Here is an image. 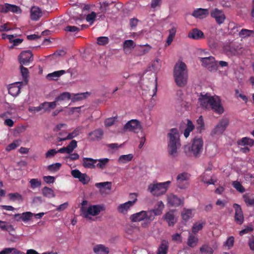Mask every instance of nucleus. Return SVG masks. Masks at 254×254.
<instances>
[{"mask_svg":"<svg viewBox=\"0 0 254 254\" xmlns=\"http://www.w3.org/2000/svg\"><path fill=\"white\" fill-rule=\"evenodd\" d=\"M129 219L133 222H138L145 220L147 223H150L153 221L151 212L144 210L131 215Z\"/></svg>","mask_w":254,"mask_h":254,"instance_id":"nucleus-9","label":"nucleus"},{"mask_svg":"<svg viewBox=\"0 0 254 254\" xmlns=\"http://www.w3.org/2000/svg\"><path fill=\"white\" fill-rule=\"evenodd\" d=\"M43 195L48 198H52L55 196V194L54 190L49 188L45 187L42 189Z\"/></svg>","mask_w":254,"mask_h":254,"instance_id":"nucleus-42","label":"nucleus"},{"mask_svg":"<svg viewBox=\"0 0 254 254\" xmlns=\"http://www.w3.org/2000/svg\"><path fill=\"white\" fill-rule=\"evenodd\" d=\"M135 44L132 40H125L123 43V50L125 53L130 52L134 48Z\"/></svg>","mask_w":254,"mask_h":254,"instance_id":"nucleus-34","label":"nucleus"},{"mask_svg":"<svg viewBox=\"0 0 254 254\" xmlns=\"http://www.w3.org/2000/svg\"><path fill=\"white\" fill-rule=\"evenodd\" d=\"M96 15L97 14L95 12H92L91 13L87 15L86 20L91 25L94 22Z\"/></svg>","mask_w":254,"mask_h":254,"instance_id":"nucleus-54","label":"nucleus"},{"mask_svg":"<svg viewBox=\"0 0 254 254\" xmlns=\"http://www.w3.org/2000/svg\"><path fill=\"white\" fill-rule=\"evenodd\" d=\"M194 129V125L190 120L187 121V128L184 131V136L187 138L189 135L190 132Z\"/></svg>","mask_w":254,"mask_h":254,"instance_id":"nucleus-48","label":"nucleus"},{"mask_svg":"<svg viewBox=\"0 0 254 254\" xmlns=\"http://www.w3.org/2000/svg\"><path fill=\"white\" fill-rule=\"evenodd\" d=\"M82 127H78L75 128L71 132L68 133L67 135L64 137H60L59 141H64L66 140L71 139L77 135H78L81 130Z\"/></svg>","mask_w":254,"mask_h":254,"instance_id":"nucleus-26","label":"nucleus"},{"mask_svg":"<svg viewBox=\"0 0 254 254\" xmlns=\"http://www.w3.org/2000/svg\"><path fill=\"white\" fill-rule=\"evenodd\" d=\"M182 218L184 221H188L193 216V211L190 209H184L181 213Z\"/></svg>","mask_w":254,"mask_h":254,"instance_id":"nucleus-41","label":"nucleus"},{"mask_svg":"<svg viewBox=\"0 0 254 254\" xmlns=\"http://www.w3.org/2000/svg\"><path fill=\"white\" fill-rule=\"evenodd\" d=\"M202 65L210 71H216L218 68V64L213 57L200 58Z\"/></svg>","mask_w":254,"mask_h":254,"instance_id":"nucleus-11","label":"nucleus"},{"mask_svg":"<svg viewBox=\"0 0 254 254\" xmlns=\"http://www.w3.org/2000/svg\"><path fill=\"white\" fill-rule=\"evenodd\" d=\"M42 10L38 6H32L30 10V18L34 21H37L42 16Z\"/></svg>","mask_w":254,"mask_h":254,"instance_id":"nucleus-23","label":"nucleus"},{"mask_svg":"<svg viewBox=\"0 0 254 254\" xmlns=\"http://www.w3.org/2000/svg\"><path fill=\"white\" fill-rule=\"evenodd\" d=\"M31 188L33 189L40 187L41 186V182L38 179H32L29 182Z\"/></svg>","mask_w":254,"mask_h":254,"instance_id":"nucleus-53","label":"nucleus"},{"mask_svg":"<svg viewBox=\"0 0 254 254\" xmlns=\"http://www.w3.org/2000/svg\"><path fill=\"white\" fill-rule=\"evenodd\" d=\"M133 157V156L132 154L121 155L118 159V163L120 165L127 163L128 162L131 161Z\"/></svg>","mask_w":254,"mask_h":254,"instance_id":"nucleus-39","label":"nucleus"},{"mask_svg":"<svg viewBox=\"0 0 254 254\" xmlns=\"http://www.w3.org/2000/svg\"><path fill=\"white\" fill-rule=\"evenodd\" d=\"M104 210V206L100 205H91L88 208L82 206L80 209L82 215L89 220L91 219V216L98 215L101 211Z\"/></svg>","mask_w":254,"mask_h":254,"instance_id":"nucleus-6","label":"nucleus"},{"mask_svg":"<svg viewBox=\"0 0 254 254\" xmlns=\"http://www.w3.org/2000/svg\"><path fill=\"white\" fill-rule=\"evenodd\" d=\"M235 209V219L238 224H241L244 221V216L240 206L237 204H234Z\"/></svg>","mask_w":254,"mask_h":254,"instance_id":"nucleus-21","label":"nucleus"},{"mask_svg":"<svg viewBox=\"0 0 254 254\" xmlns=\"http://www.w3.org/2000/svg\"><path fill=\"white\" fill-rule=\"evenodd\" d=\"M203 140L201 137H195L191 141V144H188L184 147L185 153L189 156L199 157L203 151Z\"/></svg>","mask_w":254,"mask_h":254,"instance_id":"nucleus-4","label":"nucleus"},{"mask_svg":"<svg viewBox=\"0 0 254 254\" xmlns=\"http://www.w3.org/2000/svg\"><path fill=\"white\" fill-rule=\"evenodd\" d=\"M79 158V155L77 153H70L68 155V156H66L65 157V159L70 161H74L78 159Z\"/></svg>","mask_w":254,"mask_h":254,"instance_id":"nucleus-60","label":"nucleus"},{"mask_svg":"<svg viewBox=\"0 0 254 254\" xmlns=\"http://www.w3.org/2000/svg\"><path fill=\"white\" fill-rule=\"evenodd\" d=\"M172 239L173 241L177 243H181L182 242V238L181 233H176L172 236Z\"/></svg>","mask_w":254,"mask_h":254,"instance_id":"nucleus-62","label":"nucleus"},{"mask_svg":"<svg viewBox=\"0 0 254 254\" xmlns=\"http://www.w3.org/2000/svg\"><path fill=\"white\" fill-rule=\"evenodd\" d=\"M71 98V95L69 92H63L59 96L55 98L56 102L57 103L59 101H68Z\"/></svg>","mask_w":254,"mask_h":254,"instance_id":"nucleus-43","label":"nucleus"},{"mask_svg":"<svg viewBox=\"0 0 254 254\" xmlns=\"http://www.w3.org/2000/svg\"><path fill=\"white\" fill-rule=\"evenodd\" d=\"M204 225L205 222L203 221H200L195 223L192 227V232L193 233H197L199 230L202 229Z\"/></svg>","mask_w":254,"mask_h":254,"instance_id":"nucleus-46","label":"nucleus"},{"mask_svg":"<svg viewBox=\"0 0 254 254\" xmlns=\"http://www.w3.org/2000/svg\"><path fill=\"white\" fill-rule=\"evenodd\" d=\"M0 229L2 231H13L14 228L11 225H8L6 221L0 220Z\"/></svg>","mask_w":254,"mask_h":254,"instance_id":"nucleus-49","label":"nucleus"},{"mask_svg":"<svg viewBox=\"0 0 254 254\" xmlns=\"http://www.w3.org/2000/svg\"><path fill=\"white\" fill-rule=\"evenodd\" d=\"M58 153H60L59 150H56L55 149H50L47 152L45 157L46 158H51Z\"/></svg>","mask_w":254,"mask_h":254,"instance_id":"nucleus-61","label":"nucleus"},{"mask_svg":"<svg viewBox=\"0 0 254 254\" xmlns=\"http://www.w3.org/2000/svg\"><path fill=\"white\" fill-rule=\"evenodd\" d=\"M190 175L187 173L179 174L177 177V186L181 189H186L189 185Z\"/></svg>","mask_w":254,"mask_h":254,"instance_id":"nucleus-12","label":"nucleus"},{"mask_svg":"<svg viewBox=\"0 0 254 254\" xmlns=\"http://www.w3.org/2000/svg\"><path fill=\"white\" fill-rule=\"evenodd\" d=\"M0 11L4 13L11 11L13 13H19L21 12L20 9L17 6L7 3L0 5Z\"/></svg>","mask_w":254,"mask_h":254,"instance_id":"nucleus-18","label":"nucleus"},{"mask_svg":"<svg viewBox=\"0 0 254 254\" xmlns=\"http://www.w3.org/2000/svg\"><path fill=\"white\" fill-rule=\"evenodd\" d=\"M109 43V38L107 37H100L97 38V43L100 45H105Z\"/></svg>","mask_w":254,"mask_h":254,"instance_id":"nucleus-58","label":"nucleus"},{"mask_svg":"<svg viewBox=\"0 0 254 254\" xmlns=\"http://www.w3.org/2000/svg\"><path fill=\"white\" fill-rule=\"evenodd\" d=\"M188 37L198 40L204 38V35L202 31L197 28H194L189 32Z\"/></svg>","mask_w":254,"mask_h":254,"instance_id":"nucleus-22","label":"nucleus"},{"mask_svg":"<svg viewBox=\"0 0 254 254\" xmlns=\"http://www.w3.org/2000/svg\"><path fill=\"white\" fill-rule=\"evenodd\" d=\"M88 95H90L89 93H88V92H84L74 94V97L72 98V100L73 101H78L83 100L84 99H85L87 97Z\"/></svg>","mask_w":254,"mask_h":254,"instance_id":"nucleus-51","label":"nucleus"},{"mask_svg":"<svg viewBox=\"0 0 254 254\" xmlns=\"http://www.w3.org/2000/svg\"><path fill=\"white\" fill-rule=\"evenodd\" d=\"M254 34V31L246 29H242L239 32V36L243 38H248Z\"/></svg>","mask_w":254,"mask_h":254,"instance_id":"nucleus-47","label":"nucleus"},{"mask_svg":"<svg viewBox=\"0 0 254 254\" xmlns=\"http://www.w3.org/2000/svg\"><path fill=\"white\" fill-rule=\"evenodd\" d=\"M170 181L162 183L154 181L148 186L147 190L153 196H159L164 194L171 185Z\"/></svg>","mask_w":254,"mask_h":254,"instance_id":"nucleus-5","label":"nucleus"},{"mask_svg":"<svg viewBox=\"0 0 254 254\" xmlns=\"http://www.w3.org/2000/svg\"><path fill=\"white\" fill-rule=\"evenodd\" d=\"M174 77L177 85L183 87L187 83L188 72L186 64L183 62H177L174 68Z\"/></svg>","mask_w":254,"mask_h":254,"instance_id":"nucleus-3","label":"nucleus"},{"mask_svg":"<svg viewBox=\"0 0 254 254\" xmlns=\"http://www.w3.org/2000/svg\"><path fill=\"white\" fill-rule=\"evenodd\" d=\"M234 242V238L232 236H231L228 238V239L225 243L224 245L227 247L228 249H230L233 246Z\"/></svg>","mask_w":254,"mask_h":254,"instance_id":"nucleus-63","label":"nucleus"},{"mask_svg":"<svg viewBox=\"0 0 254 254\" xmlns=\"http://www.w3.org/2000/svg\"><path fill=\"white\" fill-rule=\"evenodd\" d=\"M179 137V132L176 128H172L168 133V152L171 158H175L179 154L181 147Z\"/></svg>","mask_w":254,"mask_h":254,"instance_id":"nucleus-2","label":"nucleus"},{"mask_svg":"<svg viewBox=\"0 0 254 254\" xmlns=\"http://www.w3.org/2000/svg\"><path fill=\"white\" fill-rule=\"evenodd\" d=\"M34 216V214L31 212H26L20 214H16L14 215L15 218H18L17 221L22 220L26 222L30 220V218Z\"/></svg>","mask_w":254,"mask_h":254,"instance_id":"nucleus-32","label":"nucleus"},{"mask_svg":"<svg viewBox=\"0 0 254 254\" xmlns=\"http://www.w3.org/2000/svg\"><path fill=\"white\" fill-rule=\"evenodd\" d=\"M117 117H112L107 119L105 121V125L106 127H110L113 125L117 120Z\"/></svg>","mask_w":254,"mask_h":254,"instance_id":"nucleus-59","label":"nucleus"},{"mask_svg":"<svg viewBox=\"0 0 254 254\" xmlns=\"http://www.w3.org/2000/svg\"><path fill=\"white\" fill-rule=\"evenodd\" d=\"M174 213V211L170 210L163 216V219L166 221L169 226H173L177 222L178 218L175 216Z\"/></svg>","mask_w":254,"mask_h":254,"instance_id":"nucleus-16","label":"nucleus"},{"mask_svg":"<svg viewBox=\"0 0 254 254\" xmlns=\"http://www.w3.org/2000/svg\"><path fill=\"white\" fill-rule=\"evenodd\" d=\"M198 101L202 108L208 110L211 109L216 114L221 115L224 112L220 98L217 95L211 96L209 93L201 94Z\"/></svg>","mask_w":254,"mask_h":254,"instance_id":"nucleus-1","label":"nucleus"},{"mask_svg":"<svg viewBox=\"0 0 254 254\" xmlns=\"http://www.w3.org/2000/svg\"><path fill=\"white\" fill-rule=\"evenodd\" d=\"M43 107L42 106V103H41L38 107H33V106L29 107L28 111L32 114H35L36 113L40 112L42 110H43Z\"/></svg>","mask_w":254,"mask_h":254,"instance_id":"nucleus-55","label":"nucleus"},{"mask_svg":"<svg viewBox=\"0 0 254 254\" xmlns=\"http://www.w3.org/2000/svg\"><path fill=\"white\" fill-rule=\"evenodd\" d=\"M211 16L215 19L216 22L221 25L223 24L226 17L224 12L217 8L213 9L210 12Z\"/></svg>","mask_w":254,"mask_h":254,"instance_id":"nucleus-13","label":"nucleus"},{"mask_svg":"<svg viewBox=\"0 0 254 254\" xmlns=\"http://www.w3.org/2000/svg\"><path fill=\"white\" fill-rule=\"evenodd\" d=\"M165 207V205L162 201H158L153 209L147 210L148 212H151V215L152 216L153 220L155 218V216L160 215L163 212Z\"/></svg>","mask_w":254,"mask_h":254,"instance_id":"nucleus-20","label":"nucleus"},{"mask_svg":"<svg viewBox=\"0 0 254 254\" xmlns=\"http://www.w3.org/2000/svg\"><path fill=\"white\" fill-rule=\"evenodd\" d=\"M244 198L245 202L251 206H254V199L253 198H251L248 195H244Z\"/></svg>","mask_w":254,"mask_h":254,"instance_id":"nucleus-64","label":"nucleus"},{"mask_svg":"<svg viewBox=\"0 0 254 254\" xmlns=\"http://www.w3.org/2000/svg\"><path fill=\"white\" fill-rule=\"evenodd\" d=\"M161 66V62L159 59H157L152 62L151 68L154 72L152 75L153 80L151 84L152 88V94H151V95L152 97L156 95L157 91V82L156 72H157L160 69Z\"/></svg>","mask_w":254,"mask_h":254,"instance_id":"nucleus-8","label":"nucleus"},{"mask_svg":"<svg viewBox=\"0 0 254 254\" xmlns=\"http://www.w3.org/2000/svg\"><path fill=\"white\" fill-rule=\"evenodd\" d=\"M229 124V121L227 119H222L216 125L211 129L210 135L214 139L219 137L221 135Z\"/></svg>","mask_w":254,"mask_h":254,"instance_id":"nucleus-7","label":"nucleus"},{"mask_svg":"<svg viewBox=\"0 0 254 254\" xmlns=\"http://www.w3.org/2000/svg\"><path fill=\"white\" fill-rule=\"evenodd\" d=\"M20 72L23 78V81L21 82L22 83V85H26L28 82L29 77V71L27 68L23 66V65L21 64L20 66Z\"/></svg>","mask_w":254,"mask_h":254,"instance_id":"nucleus-36","label":"nucleus"},{"mask_svg":"<svg viewBox=\"0 0 254 254\" xmlns=\"http://www.w3.org/2000/svg\"><path fill=\"white\" fill-rule=\"evenodd\" d=\"M233 187L238 191L242 193L245 191V188L243 187L241 184L238 181H234L232 183Z\"/></svg>","mask_w":254,"mask_h":254,"instance_id":"nucleus-52","label":"nucleus"},{"mask_svg":"<svg viewBox=\"0 0 254 254\" xmlns=\"http://www.w3.org/2000/svg\"><path fill=\"white\" fill-rule=\"evenodd\" d=\"M78 179L84 185L87 184L90 181L89 177L86 174L82 173Z\"/></svg>","mask_w":254,"mask_h":254,"instance_id":"nucleus-57","label":"nucleus"},{"mask_svg":"<svg viewBox=\"0 0 254 254\" xmlns=\"http://www.w3.org/2000/svg\"><path fill=\"white\" fill-rule=\"evenodd\" d=\"M95 160L96 161V162L95 163V168H98L101 170L106 169L110 162V159L107 158H103Z\"/></svg>","mask_w":254,"mask_h":254,"instance_id":"nucleus-30","label":"nucleus"},{"mask_svg":"<svg viewBox=\"0 0 254 254\" xmlns=\"http://www.w3.org/2000/svg\"><path fill=\"white\" fill-rule=\"evenodd\" d=\"M22 85L21 82H15L11 84L8 88V93L12 96H17L20 91V87Z\"/></svg>","mask_w":254,"mask_h":254,"instance_id":"nucleus-24","label":"nucleus"},{"mask_svg":"<svg viewBox=\"0 0 254 254\" xmlns=\"http://www.w3.org/2000/svg\"><path fill=\"white\" fill-rule=\"evenodd\" d=\"M93 252L96 254H109V249L102 244L95 245L93 249Z\"/></svg>","mask_w":254,"mask_h":254,"instance_id":"nucleus-31","label":"nucleus"},{"mask_svg":"<svg viewBox=\"0 0 254 254\" xmlns=\"http://www.w3.org/2000/svg\"><path fill=\"white\" fill-rule=\"evenodd\" d=\"M20 145V141L18 140H16L14 141L12 143L8 145L6 148V150L7 151H10L11 150H13L15 149L17 147Z\"/></svg>","mask_w":254,"mask_h":254,"instance_id":"nucleus-56","label":"nucleus"},{"mask_svg":"<svg viewBox=\"0 0 254 254\" xmlns=\"http://www.w3.org/2000/svg\"><path fill=\"white\" fill-rule=\"evenodd\" d=\"M65 73V70H61L58 71H54L52 73H49L47 75V78L49 80H57L61 75H63Z\"/></svg>","mask_w":254,"mask_h":254,"instance_id":"nucleus-38","label":"nucleus"},{"mask_svg":"<svg viewBox=\"0 0 254 254\" xmlns=\"http://www.w3.org/2000/svg\"><path fill=\"white\" fill-rule=\"evenodd\" d=\"M103 131L101 129H96L93 131L90 132L88 134V139L90 141L98 140L102 137Z\"/></svg>","mask_w":254,"mask_h":254,"instance_id":"nucleus-27","label":"nucleus"},{"mask_svg":"<svg viewBox=\"0 0 254 254\" xmlns=\"http://www.w3.org/2000/svg\"><path fill=\"white\" fill-rule=\"evenodd\" d=\"M95 159L92 158L84 157L82 159V165L85 168L95 169Z\"/></svg>","mask_w":254,"mask_h":254,"instance_id":"nucleus-28","label":"nucleus"},{"mask_svg":"<svg viewBox=\"0 0 254 254\" xmlns=\"http://www.w3.org/2000/svg\"><path fill=\"white\" fill-rule=\"evenodd\" d=\"M168 248V243L166 242H163L158 250L157 254H167Z\"/></svg>","mask_w":254,"mask_h":254,"instance_id":"nucleus-50","label":"nucleus"},{"mask_svg":"<svg viewBox=\"0 0 254 254\" xmlns=\"http://www.w3.org/2000/svg\"><path fill=\"white\" fill-rule=\"evenodd\" d=\"M196 129L199 133H201L205 129L204 123L202 116H199L196 120Z\"/></svg>","mask_w":254,"mask_h":254,"instance_id":"nucleus-45","label":"nucleus"},{"mask_svg":"<svg viewBox=\"0 0 254 254\" xmlns=\"http://www.w3.org/2000/svg\"><path fill=\"white\" fill-rule=\"evenodd\" d=\"M18 60L21 64L27 65L33 60L32 52L29 50L22 52L19 55Z\"/></svg>","mask_w":254,"mask_h":254,"instance_id":"nucleus-14","label":"nucleus"},{"mask_svg":"<svg viewBox=\"0 0 254 254\" xmlns=\"http://www.w3.org/2000/svg\"><path fill=\"white\" fill-rule=\"evenodd\" d=\"M167 202L170 206L177 207L183 204L184 199L173 194H170L167 195Z\"/></svg>","mask_w":254,"mask_h":254,"instance_id":"nucleus-17","label":"nucleus"},{"mask_svg":"<svg viewBox=\"0 0 254 254\" xmlns=\"http://www.w3.org/2000/svg\"><path fill=\"white\" fill-rule=\"evenodd\" d=\"M208 14V9L200 8L195 9L193 11L192 15L197 18L202 19L206 17Z\"/></svg>","mask_w":254,"mask_h":254,"instance_id":"nucleus-25","label":"nucleus"},{"mask_svg":"<svg viewBox=\"0 0 254 254\" xmlns=\"http://www.w3.org/2000/svg\"><path fill=\"white\" fill-rule=\"evenodd\" d=\"M43 110L45 112H50L51 110L54 109L57 106V102L55 100L53 102H45L42 103Z\"/></svg>","mask_w":254,"mask_h":254,"instance_id":"nucleus-40","label":"nucleus"},{"mask_svg":"<svg viewBox=\"0 0 254 254\" xmlns=\"http://www.w3.org/2000/svg\"><path fill=\"white\" fill-rule=\"evenodd\" d=\"M124 128L128 131L138 132L141 129V126L138 120H131L125 125Z\"/></svg>","mask_w":254,"mask_h":254,"instance_id":"nucleus-15","label":"nucleus"},{"mask_svg":"<svg viewBox=\"0 0 254 254\" xmlns=\"http://www.w3.org/2000/svg\"><path fill=\"white\" fill-rule=\"evenodd\" d=\"M152 47L148 44L139 45L136 48L138 54L139 56H142L149 53Z\"/></svg>","mask_w":254,"mask_h":254,"instance_id":"nucleus-35","label":"nucleus"},{"mask_svg":"<svg viewBox=\"0 0 254 254\" xmlns=\"http://www.w3.org/2000/svg\"><path fill=\"white\" fill-rule=\"evenodd\" d=\"M237 143L240 146L248 145L252 147L254 145V140L247 137H245L239 140Z\"/></svg>","mask_w":254,"mask_h":254,"instance_id":"nucleus-37","label":"nucleus"},{"mask_svg":"<svg viewBox=\"0 0 254 254\" xmlns=\"http://www.w3.org/2000/svg\"><path fill=\"white\" fill-rule=\"evenodd\" d=\"M198 243V238L196 236L192 235L190 232L187 241V245H188V246L191 248H194L197 245Z\"/></svg>","mask_w":254,"mask_h":254,"instance_id":"nucleus-33","label":"nucleus"},{"mask_svg":"<svg viewBox=\"0 0 254 254\" xmlns=\"http://www.w3.org/2000/svg\"><path fill=\"white\" fill-rule=\"evenodd\" d=\"M77 147V142L75 140H72L65 147H63L59 149V152L62 154H70Z\"/></svg>","mask_w":254,"mask_h":254,"instance_id":"nucleus-19","label":"nucleus"},{"mask_svg":"<svg viewBox=\"0 0 254 254\" xmlns=\"http://www.w3.org/2000/svg\"><path fill=\"white\" fill-rule=\"evenodd\" d=\"M200 252L203 254H213L214 251L213 248L208 244H204L200 248Z\"/></svg>","mask_w":254,"mask_h":254,"instance_id":"nucleus-44","label":"nucleus"},{"mask_svg":"<svg viewBox=\"0 0 254 254\" xmlns=\"http://www.w3.org/2000/svg\"><path fill=\"white\" fill-rule=\"evenodd\" d=\"M130 195H134L135 196L134 199L119 205L117 208L119 213L122 214H127L131 208L135 204L137 200V194L136 193H130Z\"/></svg>","mask_w":254,"mask_h":254,"instance_id":"nucleus-10","label":"nucleus"},{"mask_svg":"<svg viewBox=\"0 0 254 254\" xmlns=\"http://www.w3.org/2000/svg\"><path fill=\"white\" fill-rule=\"evenodd\" d=\"M95 186L99 189L100 192L102 193L107 190L110 191L111 189V183L109 182L97 183L95 184Z\"/></svg>","mask_w":254,"mask_h":254,"instance_id":"nucleus-29","label":"nucleus"}]
</instances>
